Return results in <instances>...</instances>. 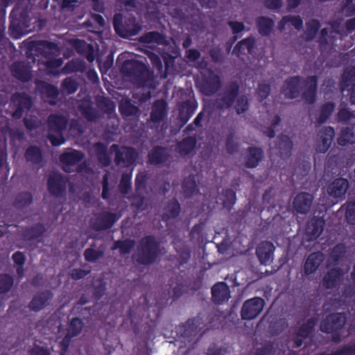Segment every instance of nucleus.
I'll use <instances>...</instances> for the list:
<instances>
[{
	"label": "nucleus",
	"instance_id": "obj_49",
	"mask_svg": "<svg viewBox=\"0 0 355 355\" xmlns=\"http://www.w3.org/2000/svg\"><path fill=\"white\" fill-rule=\"evenodd\" d=\"M335 108V104L332 102H327L323 104L319 110V116L317 122L319 124L325 123L332 114Z\"/></svg>",
	"mask_w": 355,
	"mask_h": 355
},
{
	"label": "nucleus",
	"instance_id": "obj_4",
	"mask_svg": "<svg viewBox=\"0 0 355 355\" xmlns=\"http://www.w3.org/2000/svg\"><path fill=\"white\" fill-rule=\"evenodd\" d=\"M205 327L203 318L198 315L196 317L189 318L185 322H182L175 327L176 336L183 343L196 342L198 340L200 331Z\"/></svg>",
	"mask_w": 355,
	"mask_h": 355
},
{
	"label": "nucleus",
	"instance_id": "obj_48",
	"mask_svg": "<svg viewBox=\"0 0 355 355\" xmlns=\"http://www.w3.org/2000/svg\"><path fill=\"white\" fill-rule=\"evenodd\" d=\"M305 37L306 41H312L317 35L321 24L318 19H312L306 23Z\"/></svg>",
	"mask_w": 355,
	"mask_h": 355
},
{
	"label": "nucleus",
	"instance_id": "obj_59",
	"mask_svg": "<svg viewBox=\"0 0 355 355\" xmlns=\"http://www.w3.org/2000/svg\"><path fill=\"white\" fill-rule=\"evenodd\" d=\"M78 89L76 81L71 77H67L61 83V90L67 94H74Z\"/></svg>",
	"mask_w": 355,
	"mask_h": 355
},
{
	"label": "nucleus",
	"instance_id": "obj_28",
	"mask_svg": "<svg viewBox=\"0 0 355 355\" xmlns=\"http://www.w3.org/2000/svg\"><path fill=\"white\" fill-rule=\"evenodd\" d=\"M52 297V293L49 291L38 292L29 302L28 308L33 311L38 312L49 304Z\"/></svg>",
	"mask_w": 355,
	"mask_h": 355
},
{
	"label": "nucleus",
	"instance_id": "obj_15",
	"mask_svg": "<svg viewBox=\"0 0 355 355\" xmlns=\"http://www.w3.org/2000/svg\"><path fill=\"white\" fill-rule=\"evenodd\" d=\"M12 76L21 83H28L32 80L31 67L24 62L17 61L10 66Z\"/></svg>",
	"mask_w": 355,
	"mask_h": 355
},
{
	"label": "nucleus",
	"instance_id": "obj_51",
	"mask_svg": "<svg viewBox=\"0 0 355 355\" xmlns=\"http://www.w3.org/2000/svg\"><path fill=\"white\" fill-rule=\"evenodd\" d=\"M135 245V241L130 239L118 240L114 242L113 250L119 249L121 254H128L130 253Z\"/></svg>",
	"mask_w": 355,
	"mask_h": 355
},
{
	"label": "nucleus",
	"instance_id": "obj_41",
	"mask_svg": "<svg viewBox=\"0 0 355 355\" xmlns=\"http://www.w3.org/2000/svg\"><path fill=\"white\" fill-rule=\"evenodd\" d=\"M78 110L87 121L94 122L99 118L98 110L89 102L82 103L78 105Z\"/></svg>",
	"mask_w": 355,
	"mask_h": 355
},
{
	"label": "nucleus",
	"instance_id": "obj_10",
	"mask_svg": "<svg viewBox=\"0 0 355 355\" xmlns=\"http://www.w3.org/2000/svg\"><path fill=\"white\" fill-rule=\"evenodd\" d=\"M11 102L15 109L12 114L14 119H20L25 111L31 109L33 105L31 96L25 92H17L11 97Z\"/></svg>",
	"mask_w": 355,
	"mask_h": 355
},
{
	"label": "nucleus",
	"instance_id": "obj_31",
	"mask_svg": "<svg viewBox=\"0 0 355 355\" xmlns=\"http://www.w3.org/2000/svg\"><path fill=\"white\" fill-rule=\"evenodd\" d=\"M76 52L92 63L95 60V49L92 43H87L83 40H76L74 42Z\"/></svg>",
	"mask_w": 355,
	"mask_h": 355
},
{
	"label": "nucleus",
	"instance_id": "obj_39",
	"mask_svg": "<svg viewBox=\"0 0 355 355\" xmlns=\"http://www.w3.org/2000/svg\"><path fill=\"white\" fill-rule=\"evenodd\" d=\"M277 146L281 157H288L291 155L293 144L288 136L285 135L279 136L277 138Z\"/></svg>",
	"mask_w": 355,
	"mask_h": 355
},
{
	"label": "nucleus",
	"instance_id": "obj_2",
	"mask_svg": "<svg viewBox=\"0 0 355 355\" xmlns=\"http://www.w3.org/2000/svg\"><path fill=\"white\" fill-rule=\"evenodd\" d=\"M121 73L138 87L155 89L154 71L144 62L136 60H125L120 69Z\"/></svg>",
	"mask_w": 355,
	"mask_h": 355
},
{
	"label": "nucleus",
	"instance_id": "obj_47",
	"mask_svg": "<svg viewBox=\"0 0 355 355\" xmlns=\"http://www.w3.org/2000/svg\"><path fill=\"white\" fill-rule=\"evenodd\" d=\"M355 67L347 69L344 71L340 80V90L344 92L345 89L355 83Z\"/></svg>",
	"mask_w": 355,
	"mask_h": 355
},
{
	"label": "nucleus",
	"instance_id": "obj_24",
	"mask_svg": "<svg viewBox=\"0 0 355 355\" xmlns=\"http://www.w3.org/2000/svg\"><path fill=\"white\" fill-rule=\"evenodd\" d=\"M197 103L196 101L187 100L182 103L179 107V112L177 120L180 123V126H184L191 119L197 109Z\"/></svg>",
	"mask_w": 355,
	"mask_h": 355
},
{
	"label": "nucleus",
	"instance_id": "obj_60",
	"mask_svg": "<svg viewBox=\"0 0 355 355\" xmlns=\"http://www.w3.org/2000/svg\"><path fill=\"white\" fill-rule=\"evenodd\" d=\"M98 107L106 114H111L115 109L114 102L108 97H101L97 100Z\"/></svg>",
	"mask_w": 355,
	"mask_h": 355
},
{
	"label": "nucleus",
	"instance_id": "obj_37",
	"mask_svg": "<svg viewBox=\"0 0 355 355\" xmlns=\"http://www.w3.org/2000/svg\"><path fill=\"white\" fill-rule=\"evenodd\" d=\"M197 139L194 136H188L182 139L176 145L177 152L182 156L191 154L196 148Z\"/></svg>",
	"mask_w": 355,
	"mask_h": 355
},
{
	"label": "nucleus",
	"instance_id": "obj_19",
	"mask_svg": "<svg viewBox=\"0 0 355 355\" xmlns=\"http://www.w3.org/2000/svg\"><path fill=\"white\" fill-rule=\"evenodd\" d=\"M68 121V118L62 114H51L46 121L48 130L50 132L61 134L66 130Z\"/></svg>",
	"mask_w": 355,
	"mask_h": 355
},
{
	"label": "nucleus",
	"instance_id": "obj_52",
	"mask_svg": "<svg viewBox=\"0 0 355 355\" xmlns=\"http://www.w3.org/2000/svg\"><path fill=\"white\" fill-rule=\"evenodd\" d=\"M83 326L84 322L80 318H73L69 322L67 334L71 337H76L81 333Z\"/></svg>",
	"mask_w": 355,
	"mask_h": 355
},
{
	"label": "nucleus",
	"instance_id": "obj_18",
	"mask_svg": "<svg viewBox=\"0 0 355 355\" xmlns=\"http://www.w3.org/2000/svg\"><path fill=\"white\" fill-rule=\"evenodd\" d=\"M313 201V195L307 192H300L295 197L293 207L297 214H306L311 208Z\"/></svg>",
	"mask_w": 355,
	"mask_h": 355
},
{
	"label": "nucleus",
	"instance_id": "obj_13",
	"mask_svg": "<svg viewBox=\"0 0 355 355\" xmlns=\"http://www.w3.org/2000/svg\"><path fill=\"white\" fill-rule=\"evenodd\" d=\"M35 85L36 90L46 102L51 105L57 104L60 92L56 86L41 80H35Z\"/></svg>",
	"mask_w": 355,
	"mask_h": 355
},
{
	"label": "nucleus",
	"instance_id": "obj_57",
	"mask_svg": "<svg viewBox=\"0 0 355 355\" xmlns=\"http://www.w3.org/2000/svg\"><path fill=\"white\" fill-rule=\"evenodd\" d=\"M14 284L12 276L6 273L0 274V294H6L10 291Z\"/></svg>",
	"mask_w": 355,
	"mask_h": 355
},
{
	"label": "nucleus",
	"instance_id": "obj_21",
	"mask_svg": "<svg viewBox=\"0 0 355 355\" xmlns=\"http://www.w3.org/2000/svg\"><path fill=\"white\" fill-rule=\"evenodd\" d=\"M168 114V104L164 99L155 100L152 105L150 120L154 124H159Z\"/></svg>",
	"mask_w": 355,
	"mask_h": 355
},
{
	"label": "nucleus",
	"instance_id": "obj_6",
	"mask_svg": "<svg viewBox=\"0 0 355 355\" xmlns=\"http://www.w3.org/2000/svg\"><path fill=\"white\" fill-rule=\"evenodd\" d=\"M347 322L345 313H334L328 315L321 322L320 331L331 334V341L338 343L341 341L342 330Z\"/></svg>",
	"mask_w": 355,
	"mask_h": 355
},
{
	"label": "nucleus",
	"instance_id": "obj_45",
	"mask_svg": "<svg viewBox=\"0 0 355 355\" xmlns=\"http://www.w3.org/2000/svg\"><path fill=\"white\" fill-rule=\"evenodd\" d=\"M182 188L187 198L191 197L198 190L195 176L190 175L186 177L182 182Z\"/></svg>",
	"mask_w": 355,
	"mask_h": 355
},
{
	"label": "nucleus",
	"instance_id": "obj_62",
	"mask_svg": "<svg viewBox=\"0 0 355 355\" xmlns=\"http://www.w3.org/2000/svg\"><path fill=\"white\" fill-rule=\"evenodd\" d=\"M223 205L225 207L233 206L236 200V191L233 189H226L223 191Z\"/></svg>",
	"mask_w": 355,
	"mask_h": 355
},
{
	"label": "nucleus",
	"instance_id": "obj_50",
	"mask_svg": "<svg viewBox=\"0 0 355 355\" xmlns=\"http://www.w3.org/2000/svg\"><path fill=\"white\" fill-rule=\"evenodd\" d=\"M315 324L316 320L315 318H309L298 329L297 335L302 338H307L313 331Z\"/></svg>",
	"mask_w": 355,
	"mask_h": 355
},
{
	"label": "nucleus",
	"instance_id": "obj_63",
	"mask_svg": "<svg viewBox=\"0 0 355 355\" xmlns=\"http://www.w3.org/2000/svg\"><path fill=\"white\" fill-rule=\"evenodd\" d=\"M345 218L347 223L355 225V201H350L346 204Z\"/></svg>",
	"mask_w": 355,
	"mask_h": 355
},
{
	"label": "nucleus",
	"instance_id": "obj_7",
	"mask_svg": "<svg viewBox=\"0 0 355 355\" xmlns=\"http://www.w3.org/2000/svg\"><path fill=\"white\" fill-rule=\"evenodd\" d=\"M9 18L8 31L12 38L19 39L33 31L31 19L27 11L23 10L17 15L12 10Z\"/></svg>",
	"mask_w": 355,
	"mask_h": 355
},
{
	"label": "nucleus",
	"instance_id": "obj_33",
	"mask_svg": "<svg viewBox=\"0 0 355 355\" xmlns=\"http://www.w3.org/2000/svg\"><path fill=\"white\" fill-rule=\"evenodd\" d=\"M324 224L325 220L323 217L313 216L308 223L306 227V233L309 239H318L324 230Z\"/></svg>",
	"mask_w": 355,
	"mask_h": 355
},
{
	"label": "nucleus",
	"instance_id": "obj_46",
	"mask_svg": "<svg viewBox=\"0 0 355 355\" xmlns=\"http://www.w3.org/2000/svg\"><path fill=\"white\" fill-rule=\"evenodd\" d=\"M33 195L29 191H21L15 197L14 206L17 209H23L33 202Z\"/></svg>",
	"mask_w": 355,
	"mask_h": 355
},
{
	"label": "nucleus",
	"instance_id": "obj_38",
	"mask_svg": "<svg viewBox=\"0 0 355 355\" xmlns=\"http://www.w3.org/2000/svg\"><path fill=\"white\" fill-rule=\"evenodd\" d=\"M24 157L27 162H31L33 165H40L43 162L42 150L37 146L31 145L26 148Z\"/></svg>",
	"mask_w": 355,
	"mask_h": 355
},
{
	"label": "nucleus",
	"instance_id": "obj_5",
	"mask_svg": "<svg viewBox=\"0 0 355 355\" xmlns=\"http://www.w3.org/2000/svg\"><path fill=\"white\" fill-rule=\"evenodd\" d=\"M113 28L116 35L122 38H130L137 35L141 30V26L132 15L116 13L112 21Z\"/></svg>",
	"mask_w": 355,
	"mask_h": 355
},
{
	"label": "nucleus",
	"instance_id": "obj_40",
	"mask_svg": "<svg viewBox=\"0 0 355 355\" xmlns=\"http://www.w3.org/2000/svg\"><path fill=\"white\" fill-rule=\"evenodd\" d=\"M46 232L45 226L37 223L24 230L23 236L28 241H34L41 238Z\"/></svg>",
	"mask_w": 355,
	"mask_h": 355
},
{
	"label": "nucleus",
	"instance_id": "obj_61",
	"mask_svg": "<svg viewBox=\"0 0 355 355\" xmlns=\"http://www.w3.org/2000/svg\"><path fill=\"white\" fill-rule=\"evenodd\" d=\"M346 252L345 245L343 243L336 245L331 250L329 257L336 263H337Z\"/></svg>",
	"mask_w": 355,
	"mask_h": 355
},
{
	"label": "nucleus",
	"instance_id": "obj_30",
	"mask_svg": "<svg viewBox=\"0 0 355 355\" xmlns=\"http://www.w3.org/2000/svg\"><path fill=\"white\" fill-rule=\"evenodd\" d=\"M180 211L181 206L178 200L175 198L169 200L163 208V213L161 216L162 221L167 223L171 219L178 218Z\"/></svg>",
	"mask_w": 355,
	"mask_h": 355
},
{
	"label": "nucleus",
	"instance_id": "obj_56",
	"mask_svg": "<svg viewBox=\"0 0 355 355\" xmlns=\"http://www.w3.org/2000/svg\"><path fill=\"white\" fill-rule=\"evenodd\" d=\"M119 111L123 116H136L139 113V110L137 106L127 100L120 105Z\"/></svg>",
	"mask_w": 355,
	"mask_h": 355
},
{
	"label": "nucleus",
	"instance_id": "obj_25",
	"mask_svg": "<svg viewBox=\"0 0 355 355\" xmlns=\"http://www.w3.org/2000/svg\"><path fill=\"white\" fill-rule=\"evenodd\" d=\"M304 83L306 87L302 92V97L307 104L312 105L316 100L318 77L316 76H308Z\"/></svg>",
	"mask_w": 355,
	"mask_h": 355
},
{
	"label": "nucleus",
	"instance_id": "obj_20",
	"mask_svg": "<svg viewBox=\"0 0 355 355\" xmlns=\"http://www.w3.org/2000/svg\"><path fill=\"white\" fill-rule=\"evenodd\" d=\"M212 301L216 304H222L230 298V289L225 282L216 283L211 290Z\"/></svg>",
	"mask_w": 355,
	"mask_h": 355
},
{
	"label": "nucleus",
	"instance_id": "obj_26",
	"mask_svg": "<svg viewBox=\"0 0 355 355\" xmlns=\"http://www.w3.org/2000/svg\"><path fill=\"white\" fill-rule=\"evenodd\" d=\"M264 152L261 148L250 146L246 150L245 166L248 168H254L259 166L263 160Z\"/></svg>",
	"mask_w": 355,
	"mask_h": 355
},
{
	"label": "nucleus",
	"instance_id": "obj_27",
	"mask_svg": "<svg viewBox=\"0 0 355 355\" xmlns=\"http://www.w3.org/2000/svg\"><path fill=\"white\" fill-rule=\"evenodd\" d=\"M170 155L166 148L162 146H155L148 154V162L152 165H160L166 163Z\"/></svg>",
	"mask_w": 355,
	"mask_h": 355
},
{
	"label": "nucleus",
	"instance_id": "obj_44",
	"mask_svg": "<svg viewBox=\"0 0 355 355\" xmlns=\"http://www.w3.org/2000/svg\"><path fill=\"white\" fill-rule=\"evenodd\" d=\"M354 128L346 127L343 128L340 135L337 139L338 144L341 146H347L348 144L355 143Z\"/></svg>",
	"mask_w": 355,
	"mask_h": 355
},
{
	"label": "nucleus",
	"instance_id": "obj_1",
	"mask_svg": "<svg viewBox=\"0 0 355 355\" xmlns=\"http://www.w3.org/2000/svg\"><path fill=\"white\" fill-rule=\"evenodd\" d=\"M239 92L240 86L236 81L227 83L216 96V109L224 112L234 106L237 114L247 112L250 105L249 101L245 95L239 96Z\"/></svg>",
	"mask_w": 355,
	"mask_h": 355
},
{
	"label": "nucleus",
	"instance_id": "obj_29",
	"mask_svg": "<svg viewBox=\"0 0 355 355\" xmlns=\"http://www.w3.org/2000/svg\"><path fill=\"white\" fill-rule=\"evenodd\" d=\"M349 188V182L343 178H338L334 180L328 187L329 194L334 198L345 197Z\"/></svg>",
	"mask_w": 355,
	"mask_h": 355
},
{
	"label": "nucleus",
	"instance_id": "obj_23",
	"mask_svg": "<svg viewBox=\"0 0 355 355\" xmlns=\"http://www.w3.org/2000/svg\"><path fill=\"white\" fill-rule=\"evenodd\" d=\"M320 141L316 150L319 153H324L330 148L335 136V131L331 126H324L319 132Z\"/></svg>",
	"mask_w": 355,
	"mask_h": 355
},
{
	"label": "nucleus",
	"instance_id": "obj_22",
	"mask_svg": "<svg viewBox=\"0 0 355 355\" xmlns=\"http://www.w3.org/2000/svg\"><path fill=\"white\" fill-rule=\"evenodd\" d=\"M275 246L270 241H261L256 249V254L261 264L267 266L273 259Z\"/></svg>",
	"mask_w": 355,
	"mask_h": 355
},
{
	"label": "nucleus",
	"instance_id": "obj_17",
	"mask_svg": "<svg viewBox=\"0 0 355 355\" xmlns=\"http://www.w3.org/2000/svg\"><path fill=\"white\" fill-rule=\"evenodd\" d=\"M119 220L116 214L110 211L100 213L92 223V228L96 231H102L110 229Z\"/></svg>",
	"mask_w": 355,
	"mask_h": 355
},
{
	"label": "nucleus",
	"instance_id": "obj_42",
	"mask_svg": "<svg viewBox=\"0 0 355 355\" xmlns=\"http://www.w3.org/2000/svg\"><path fill=\"white\" fill-rule=\"evenodd\" d=\"M94 147L98 162L104 166H109L111 164V158L107 153V146L98 141L94 144Z\"/></svg>",
	"mask_w": 355,
	"mask_h": 355
},
{
	"label": "nucleus",
	"instance_id": "obj_12",
	"mask_svg": "<svg viewBox=\"0 0 355 355\" xmlns=\"http://www.w3.org/2000/svg\"><path fill=\"white\" fill-rule=\"evenodd\" d=\"M303 77L293 76L288 78L281 88V93L286 99H295L297 98L301 92V85L304 83Z\"/></svg>",
	"mask_w": 355,
	"mask_h": 355
},
{
	"label": "nucleus",
	"instance_id": "obj_43",
	"mask_svg": "<svg viewBox=\"0 0 355 355\" xmlns=\"http://www.w3.org/2000/svg\"><path fill=\"white\" fill-rule=\"evenodd\" d=\"M139 42L141 43H155L160 45L166 43V38L163 34L158 31H150L141 35L139 37Z\"/></svg>",
	"mask_w": 355,
	"mask_h": 355
},
{
	"label": "nucleus",
	"instance_id": "obj_3",
	"mask_svg": "<svg viewBox=\"0 0 355 355\" xmlns=\"http://www.w3.org/2000/svg\"><path fill=\"white\" fill-rule=\"evenodd\" d=\"M160 254V243L153 235L143 237L139 242L134 255L135 261L143 266L154 263Z\"/></svg>",
	"mask_w": 355,
	"mask_h": 355
},
{
	"label": "nucleus",
	"instance_id": "obj_36",
	"mask_svg": "<svg viewBox=\"0 0 355 355\" xmlns=\"http://www.w3.org/2000/svg\"><path fill=\"white\" fill-rule=\"evenodd\" d=\"M255 23L259 33L263 37L270 35L275 27L274 20L266 16L258 17Z\"/></svg>",
	"mask_w": 355,
	"mask_h": 355
},
{
	"label": "nucleus",
	"instance_id": "obj_64",
	"mask_svg": "<svg viewBox=\"0 0 355 355\" xmlns=\"http://www.w3.org/2000/svg\"><path fill=\"white\" fill-rule=\"evenodd\" d=\"M320 355H355V342L346 345L340 349L332 352L331 354L323 353Z\"/></svg>",
	"mask_w": 355,
	"mask_h": 355
},
{
	"label": "nucleus",
	"instance_id": "obj_16",
	"mask_svg": "<svg viewBox=\"0 0 355 355\" xmlns=\"http://www.w3.org/2000/svg\"><path fill=\"white\" fill-rule=\"evenodd\" d=\"M67 182L60 174L50 175L47 180V189L51 195L59 198L66 193Z\"/></svg>",
	"mask_w": 355,
	"mask_h": 355
},
{
	"label": "nucleus",
	"instance_id": "obj_9",
	"mask_svg": "<svg viewBox=\"0 0 355 355\" xmlns=\"http://www.w3.org/2000/svg\"><path fill=\"white\" fill-rule=\"evenodd\" d=\"M265 300L261 297H254L245 300L241 310V317L244 320L255 319L262 312Z\"/></svg>",
	"mask_w": 355,
	"mask_h": 355
},
{
	"label": "nucleus",
	"instance_id": "obj_11",
	"mask_svg": "<svg viewBox=\"0 0 355 355\" xmlns=\"http://www.w3.org/2000/svg\"><path fill=\"white\" fill-rule=\"evenodd\" d=\"M200 91L206 96H212L216 94L221 87V80L213 71L209 70L202 76Z\"/></svg>",
	"mask_w": 355,
	"mask_h": 355
},
{
	"label": "nucleus",
	"instance_id": "obj_54",
	"mask_svg": "<svg viewBox=\"0 0 355 355\" xmlns=\"http://www.w3.org/2000/svg\"><path fill=\"white\" fill-rule=\"evenodd\" d=\"M132 189V173L124 172L121 175V178L119 184V189L121 193L128 194Z\"/></svg>",
	"mask_w": 355,
	"mask_h": 355
},
{
	"label": "nucleus",
	"instance_id": "obj_14",
	"mask_svg": "<svg viewBox=\"0 0 355 355\" xmlns=\"http://www.w3.org/2000/svg\"><path fill=\"white\" fill-rule=\"evenodd\" d=\"M42 45L44 48V56L47 58L45 66L47 69H55L60 67L63 64L62 58H57L59 54V48L56 43L43 41Z\"/></svg>",
	"mask_w": 355,
	"mask_h": 355
},
{
	"label": "nucleus",
	"instance_id": "obj_8",
	"mask_svg": "<svg viewBox=\"0 0 355 355\" xmlns=\"http://www.w3.org/2000/svg\"><path fill=\"white\" fill-rule=\"evenodd\" d=\"M111 153H114V162L116 166L123 164L125 166L133 165L138 157L135 148L129 146H119L114 144L110 148Z\"/></svg>",
	"mask_w": 355,
	"mask_h": 355
},
{
	"label": "nucleus",
	"instance_id": "obj_32",
	"mask_svg": "<svg viewBox=\"0 0 355 355\" xmlns=\"http://www.w3.org/2000/svg\"><path fill=\"white\" fill-rule=\"evenodd\" d=\"M343 275V271L340 268H334L329 270L324 275L322 285L327 289L336 288Z\"/></svg>",
	"mask_w": 355,
	"mask_h": 355
},
{
	"label": "nucleus",
	"instance_id": "obj_55",
	"mask_svg": "<svg viewBox=\"0 0 355 355\" xmlns=\"http://www.w3.org/2000/svg\"><path fill=\"white\" fill-rule=\"evenodd\" d=\"M245 46L248 53H252L255 46V39L252 36H249L239 41L234 48L235 53H243L241 46Z\"/></svg>",
	"mask_w": 355,
	"mask_h": 355
},
{
	"label": "nucleus",
	"instance_id": "obj_34",
	"mask_svg": "<svg viewBox=\"0 0 355 355\" xmlns=\"http://www.w3.org/2000/svg\"><path fill=\"white\" fill-rule=\"evenodd\" d=\"M84 153L81 150L71 149L69 152H64L60 155V161L64 166V170L67 166H74L84 158Z\"/></svg>",
	"mask_w": 355,
	"mask_h": 355
},
{
	"label": "nucleus",
	"instance_id": "obj_58",
	"mask_svg": "<svg viewBox=\"0 0 355 355\" xmlns=\"http://www.w3.org/2000/svg\"><path fill=\"white\" fill-rule=\"evenodd\" d=\"M239 144L235 139V135L230 132L226 137L225 149L229 155H234L239 151Z\"/></svg>",
	"mask_w": 355,
	"mask_h": 355
},
{
	"label": "nucleus",
	"instance_id": "obj_35",
	"mask_svg": "<svg viewBox=\"0 0 355 355\" xmlns=\"http://www.w3.org/2000/svg\"><path fill=\"white\" fill-rule=\"evenodd\" d=\"M323 254L320 252L310 254L304 265V275L308 276L314 273L323 261Z\"/></svg>",
	"mask_w": 355,
	"mask_h": 355
},
{
	"label": "nucleus",
	"instance_id": "obj_53",
	"mask_svg": "<svg viewBox=\"0 0 355 355\" xmlns=\"http://www.w3.org/2000/svg\"><path fill=\"white\" fill-rule=\"evenodd\" d=\"M96 245L95 243L91 245L90 248L84 251L85 259L90 263H95L98 259L104 256V251L101 250H95Z\"/></svg>",
	"mask_w": 355,
	"mask_h": 355
}]
</instances>
